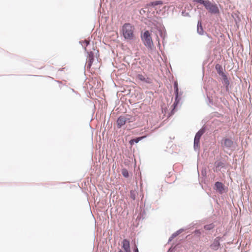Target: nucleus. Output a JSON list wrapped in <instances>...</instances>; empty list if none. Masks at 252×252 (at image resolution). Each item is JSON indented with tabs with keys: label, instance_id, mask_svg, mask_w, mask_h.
I'll return each instance as SVG.
<instances>
[{
	"label": "nucleus",
	"instance_id": "9",
	"mask_svg": "<svg viewBox=\"0 0 252 252\" xmlns=\"http://www.w3.org/2000/svg\"><path fill=\"white\" fill-rule=\"evenodd\" d=\"M222 241V237L218 236L216 237L213 242L210 245V248L213 251H216L218 250L221 246L220 242Z\"/></svg>",
	"mask_w": 252,
	"mask_h": 252
},
{
	"label": "nucleus",
	"instance_id": "8",
	"mask_svg": "<svg viewBox=\"0 0 252 252\" xmlns=\"http://www.w3.org/2000/svg\"><path fill=\"white\" fill-rule=\"evenodd\" d=\"M227 74L228 73L225 71V72L219 75V76L220 77L221 83L223 84V87H224L226 92H228L229 89L231 87L230 85L229 80L227 76Z\"/></svg>",
	"mask_w": 252,
	"mask_h": 252
},
{
	"label": "nucleus",
	"instance_id": "20",
	"mask_svg": "<svg viewBox=\"0 0 252 252\" xmlns=\"http://www.w3.org/2000/svg\"><path fill=\"white\" fill-rule=\"evenodd\" d=\"M156 30L158 32L161 39L166 38L167 37V32L164 25L163 27L162 26L161 28H158Z\"/></svg>",
	"mask_w": 252,
	"mask_h": 252
},
{
	"label": "nucleus",
	"instance_id": "14",
	"mask_svg": "<svg viewBox=\"0 0 252 252\" xmlns=\"http://www.w3.org/2000/svg\"><path fill=\"white\" fill-rule=\"evenodd\" d=\"M126 124L125 116L121 115L117 118L116 125L118 128H121Z\"/></svg>",
	"mask_w": 252,
	"mask_h": 252
},
{
	"label": "nucleus",
	"instance_id": "16",
	"mask_svg": "<svg viewBox=\"0 0 252 252\" xmlns=\"http://www.w3.org/2000/svg\"><path fill=\"white\" fill-rule=\"evenodd\" d=\"M147 137V135H144L143 136H136L132 137L131 139H130L129 141V144L130 146H133L135 144L138 143L139 141L143 140V139Z\"/></svg>",
	"mask_w": 252,
	"mask_h": 252
},
{
	"label": "nucleus",
	"instance_id": "24",
	"mask_svg": "<svg viewBox=\"0 0 252 252\" xmlns=\"http://www.w3.org/2000/svg\"><path fill=\"white\" fill-rule=\"evenodd\" d=\"M215 69L219 75L226 71L225 68H223L222 65L219 63L216 64Z\"/></svg>",
	"mask_w": 252,
	"mask_h": 252
},
{
	"label": "nucleus",
	"instance_id": "5",
	"mask_svg": "<svg viewBox=\"0 0 252 252\" xmlns=\"http://www.w3.org/2000/svg\"><path fill=\"white\" fill-rule=\"evenodd\" d=\"M221 144L222 147L231 151L234 150L237 146L236 142L231 137H223Z\"/></svg>",
	"mask_w": 252,
	"mask_h": 252
},
{
	"label": "nucleus",
	"instance_id": "17",
	"mask_svg": "<svg viewBox=\"0 0 252 252\" xmlns=\"http://www.w3.org/2000/svg\"><path fill=\"white\" fill-rule=\"evenodd\" d=\"M197 32L198 34L200 35H204L205 33H206V32L204 31L203 29L202 26V22L200 19H199L197 21Z\"/></svg>",
	"mask_w": 252,
	"mask_h": 252
},
{
	"label": "nucleus",
	"instance_id": "3",
	"mask_svg": "<svg viewBox=\"0 0 252 252\" xmlns=\"http://www.w3.org/2000/svg\"><path fill=\"white\" fill-rule=\"evenodd\" d=\"M193 1L195 3L203 5L212 14L218 15L220 13L217 4L214 2L209 0H193Z\"/></svg>",
	"mask_w": 252,
	"mask_h": 252
},
{
	"label": "nucleus",
	"instance_id": "27",
	"mask_svg": "<svg viewBox=\"0 0 252 252\" xmlns=\"http://www.w3.org/2000/svg\"><path fill=\"white\" fill-rule=\"evenodd\" d=\"M215 225L213 223L205 224L204 225V228L205 230L210 231L214 228Z\"/></svg>",
	"mask_w": 252,
	"mask_h": 252
},
{
	"label": "nucleus",
	"instance_id": "30",
	"mask_svg": "<svg viewBox=\"0 0 252 252\" xmlns=\"http://www.w3.org/2000/svg\"><path fill=\"white\" fill-rule=\"evenodd\" d=\"M126 119V123H132L133 122V117L130 115H126L125 116Z\"/></svg>",
	"mask_w": 252,
	"mask_h": 252
},
{
	"label": "nucleus",
	"instance_id": "40",
	"mask_svg": "<svg viewBox=\"0 0 252 252\" xmlns=\"http://www.w3.org/2000/svg\"><path fill=\"white\" fill-rule=\"evenodd\" d=\"M146 11H147V9H145V7H144L143 8H142L140 10V13L141 14H143L145 13L146 12Z\"/></svg>",
	"mask_w": 252,
	"mask_h": 252
},
{
	"label": "nucleus",
	"instance_id": "15",
	"mask_svg": "<svg viewBox=\"0 0 252 252\" xmlns=\"http://www.w3.org/2000/svg\"><path fill=\"white\" fill-rule=\"evenodd\" d=\"M122 249L123 252H128L130 249V241L127 239H124L122 242Z\"/></svg>",
	"mask_w": 252,
	"mask_h": 252
},
{
	"label": "nucleus",
	"instance_id": "26",
	"mask_svg": "<svg viewBox=\"0 0 252 252\" xmlns=\"http://www.w3.org/2000/svg\"><path fill=\"white\" fill-rule=\"evenodd\" d=\"M178 248V245L174 243L171 244V246L168 249L166 252H175Z\"/></svg>",
	"mask_w": 252,
	"mask_h": 252
},
{
	"label": "nucleus",
	"instance_id": "25",
	"mask_svg": "<svg viewBox=\"0 0 252 252\" xmlns=\"http://www.w3.org/2000/svg\"><path fill=\"white\" fill-rule=\"evenodd\" d=\"M200 140L194 138L193 141V149L195 151L199 150L200 147Z\"/></svg>",
	"mask_w": 252,
	"mask_h": 252
},
{
	"label": "nucleus",
	"instance_id": "12",
	"mask_svg": "<svg viewBox=\"0 0 252 252\" xmlns=\"http://www.w3.org/2000/svg\"><path fill=\"white\" fill-rule=\"evenodd\" d=\"M163 3L164 2L162 0H157L152 1L146 4V5H145V8L146 9V8H152L157 9V6L158 5H162L163 4Z\"/></svg>",
	"mask_w": 252,
	"mask_h": 252
},
{
	"label": "nucleus",
	"instance_id": "4",
	"mask_svg": "<svg viewBox=\"0 0 252 252\" xmlns=\"http://www.w3.org/2000/svg\"><path fill=\"white\" fill-rule=\"evenodd\" d=\"M148 19V22L149 25L154 26L155 29L157 30L158 28H161L162 26L163 27V21L162 18L157 16H151L147 15Z\"/></svg>",
	"mask_w": 252,
	"mask_h": 252
},
{
	"label": "nucleus",
	"instance_id": "52",
	"mask_svg": "<svg viewBox=\"0 0 252 252\" xmlns=\"http://www.w3.org/2000/svg\"><path fill=\"white\" fill-rule=\"evenodd\" d=\"M200 185H201V186L202 188L203 189H204L203 186L201 184H200Z\"/></svg>",
	"mask_w": 252,
	"mask_h": 252
},
{
	"label": "nucleus",
	"instance_id": "18",
	"mask_svg": "<svg viewBox=\"0 0 252 252\" xmlns=\"http://www.w3.org/2000/svg\"><path fill=\"white\" fill-rule=\"evenodd\" d=\"M207 130V126L205 125H203L201 127V128L199 130H198V131L196 133L194 138L200 140L201 137Z\"/></svg>",
	"mask_w": 252,
	"mask_h": 252
},
{
	"label": "nucleus",
	"instance_id": "38",
	"mask_svg": "<svg viewBox=\"0 0 252 252\" xmlns=\"http://www.w3.org/2000/svg\"><path fill=\"white\" fill-rule=\"evenodd\" d=\"M173 85H174V92L178 91V90L179 89L178 82H175L174 83Z\"/></svg>",
	"mask_w": 252,
	"mask_h": 252
},
{
	"label": "nucleus",
	"instance_id": "7",
	"mask_svg": "<svg viewBox=\"0 0 252 252\" xmlns=\"http://www.w3.org/2000/svg\"><path fill=\"white\" fill-rule=\"evenodd\" d=\"M85 52L87 54V63L85 65V67L87 66V69H90L94 61V54L92 51H88L85 47H84ZM85 72V71H84Z\"/></svg>",
	"mask_w": 252,
	"mask_h": 252
},
{
	"label": "nucleus",
	"instance_id": "43",
	"mask_svg": "<svg viewBox=\"0 0 252 252\" xmlns=\"http://www.w3.org/2000/svg\"><path fill=\"white\" fill-rule=\"evenodd\" d=\"M162 43L163 46H165V44L166 43L165 41V38L162 39Z\"/></svg>",
	"mask_w": 252,
	"mask_h": 252
},
{
	"label": "nucleus",
	"instance_id": "46",
	"mask_svg": "<svg viewBox=\"0 0 252 252\" xmlns=\"http://www.w3.org/2000/svg\"><path fill=\"white\" fill-rule=\"evenodd\" d=\"M160 51L161 52L162 55L164 57H165V55L164 52H163L162 50H161V51Z\"/></svg>",
	"mask_w": 252,
	"mask_h": 252
},
{
	"label": "nucleus",
	"instance_id": "50",
	"mask_svg": "<svg viewBox=\"0 0 252 252\" xmlns=\"http://www.w3.org/2000/svg\"><path fill=\"white\" fill-rule=\"evenodd\" d=\"M118 252H123V251L122 250L119 249V250L118 251Z\"/></svg>",
	"mask_w": 252,
	"mask_h": 252
},
{
	"label": "nucleus",
	"instance_id": "37",
	"mask_svg": "<svg viewBox=\"0 0 252 252\" xmlns=\"http://www.w3.org/2000/svg\"><path fill=\"white\" fill-rule=\"evenodd\" d=\"M146 9H147V12H148V15H149V14L150 13H151L152 14H153V15H155V13H156V11H154V10H153L152 8H146Z\"/></svg>",
	"mask_w": 252,
	"mask_h": 252
},
{
	"label": "nucleus",
	"instance_id": "32",
	"mask_svg": "<svg viewBox=\"0 0 252 252\" xmlns=\"http://www.w3.org/2000/svg\"><path fill=\"white\" fill-rule=\"evenodd\" d=\"M136 192L135 190H130V197L133 200H135L136 199Z\"/></svg>",
	"mask_w": 252,
	"mask_h": 252
},
{
	"label": "nucleus",
	"instance_id": "2",
	"mask_svg": "<svg viewBox=\"0 0 252 252\" xmlns=\"http://www.w3.org/2000/svg\"><path fill=\"white\" fill-rule=\"evenodd\" d=\"M152 29L150 30L144 29L140 32V38L143 44L151 52L156 50L152 37Z\"/></svg>",
	"mask_w": 252,
	"mask_h": 252
},
{
	"label": "nucleus",
	"instance_id": "41",
	"mask_svg": "<svg viewBox=\"0 0 252 252\" xmlns=\"http://www.w3.org/2000/svg\"><path fill=\"white\" fill-rule=\"evenodd\" d=\"M70 90H71V91L74 93V94H79L78 93V92L76 91H75L74 89H72V88H71Z\"/></svg>",
	"mask_w": 252,
	"mask_h": 252
},
{
	"label": "nucleus",
	"instance_id": "51",
	"mask_svg": "<svg viewBox=\"0 0 252 252\" xmlns=\"http://www.w3.org/2000/svg\"><path fill=\"white\" fill-rule=\"evenodd\" d=\"M156 12V13H157V14H159V12H160V11H157Z\"/></svg>",
	"mask_w": 252,
	"mask_h": 252
},
{
	"label": "nucleus",
	"instance_id": "21",
	"mask_svg": "<svg viewBox=\"0 0 252 252\" xmlns=\"http://www.w3.org/2000/svg\"><path fill=\"white\" fill-rule=\"evenodd\" d=\"M240 15V13L239 11L233 12L231 14V16L233 18L236 25H238L241 21Z\"/></svg>",
	"mask_w": 252,
	"mask_h": 252
},
{
	"label": "nucleus",
	"instance_id": "49",
	"mask_svg": "<svg viewBox=\"0 0 252 252\" xmlns=\"http://www.w3.org/2000/svg\"><path fill=\"white\" fill-rule=\"evenodd\" d=\"M56 82H58V83L59 84H61V82L60 81H58V80H55Z\"/></svg>",
	"mask_w": 252,
	"mask_h": 252
},
{
	"label": "nucleus",
	"instance_id": "47",
	"mask_svg": "<svg viewBox=\"0 0 252 252\" xmlns=\"http://www.w3.org/2000/svg\"><path fill=\"white\" fill-rule=\"evenodd\" d=\"M195 232L196 233H198L199 234H200V231L199 230L196 229L195 230Z\"/></svg>",
	"mask_w": 252,
	"mask_h": 252
},
{
	"label": "nucleus",
	"instance_id": "10",
	"mask_svg": "<svg viewBox=\"0 0 252 252\" xmlns=\"http://www.w3.org/2000/svg\"><path fill=\"white\" fill-rule=\"evenodd\" d=\"M140 210H141V212L139 213L136 219L133 222V226L134 227H137L139 225V221L145 219V215L146 212L144 209H142V207H140Z\"/></svg>",
	"mask_w": 252,
	"mask_h": 252
},
{
	"label": "nucleus",
	"instance_id": "44",
	"mask_svg": "<svg viewBox=\"0 0 252 252\" xmlns=\"http://www.w3.org/2000/svg\"><path fill=\"white\" fill-rule=\"evenodd\" d=\"M66 182H56V183L54 184L53 185H59V184H65Z\"/></svg>",
	"mask_w": 252,
	"mask_h": 252
},
{
	"label": "nucleus",
	"instance_id": "35",
	"mask_svg": "<svg viewBox=\"0 0 252 252\" xmlns=\"http://www.w3.org/2000/svg\"><path fill=\"white\" fill-rule=\"evenodd\" d=\"M79 43L82 45L83 48L84 47L83 46V44H85L86 46H88L89 45H90V42L85 40H80L79 41Z\"/></svg>",
	"mask_w": 252,
	"mask_h": 252
},
{
	"label": "nucleus",
	"instance_id": "6",
	"mask_svg": "<svg viewBox=\"0 0 252 252\" xmlns=\"http://www.w3.org/2000/svg\"><path fill=\"white\" fill-rule=\"evenodd\" d=\"M213 188L216 193L220 194L226 193L228 191V188L220 181H216L214 184Z\"/></svg>",
	"mask_w": 252,
	"mask_h": 252
},
{
	"label": "nucleus",
	"instance_id": "22",
	"mask_svg": "<svg viewBox=\"0 0 252 252\" xmlns=\"http://www.w3.org/2000/svg\"><path fill=\"white\" fill-rule=\"evenodd\" d=\"M137 78L138 79H139L140 81L147 83V84H151L152 83V80L149 77H146L142 74H138L137 76Z\"/></svg>",
	"mask_w": 252,
	"mask_h": 252
},
{
	"label": "nucleus",
	"instance_id": "45",
	"mask_svg": "<svg viewBox=\"0 0 252 252\" xmlns=\"http://www.w3.org/2000/svg\"><path fill=\"white\" fill-rule=\"evenodd\" d=\"M204 34L206 35V36H207L209 39H212V37L211 35H210V34H209L207 33V32H206V33H205Z\"/></svg>",
	"mask_w": 252,
	"mask_h": 252
},
{
	"label": "nucleus",
	"instance_id": "34",
	"mask_svg": "<svg viewBox=\"0 0 252 252\" xmlns=\"http://www.w3.org/2000/svg\"><path fill=\"white\" fill-rule=\"evenodd\" d=\"M181 14L184 17H190V15L189 12H187L185 10H183L181 12Z\"/></svg>",
	"mask_w": 252,
	"mask_h": 252
},
{
	"label": "nucleus",
	"instance_id": "28",
	"mask_svg": "<svg viewBox=\"0 0 252 252\" xmlns=\"http://www.w3.org/2000/svg\"><path fill=\"white\" fill-rule=\"evenodd\" d=\"M201 175L202 177V178L205 179L207 178V169L205 166L202 167L201 170Z\"/></svg>",
	"mask_w": 252,
	"mask_h": 252
},
{
	"label": "nucleus",
	"instance_id": "23",
	"mask_svg": "<svg viewBox=\"0 0 252 252\" xmlns=\"http://www.w3.org/2000/svg\"><path fill=\"white\" fill-rule=\"evenodd\" d=\"M206 102L207 104L211 106V105H216L215 103L214 102L212 96H210L209 95V93H208L207 91H206Z\"/></svg>",
	"mask_w": 252,
	"mask_h": 252
},
{
	"label": "nucleus",
	"instance_id": "29",
	"mask_svg": "<svg viewBox=\"0 0 252 252\" xmlns=\"http://www.w3.org/2000/svg\"><path fill=\"white\" fill-rule=\"evenodd\" d=\"M122 174L124 177L128 178L129 177V174L127 169L123 168L122 169Z\"/></svg>",
	"mask_w": 252,
	"mask_h": 252
},
{
	"label": "nucleus",
	"instance_id": "42",
	"mask_svg": "<svg viewBox=\"0 0 252 252\" xmlns=\"http://www.w3.org/2000/svg\"><path fill=\"white\" fill-rule=\"evenodd\" d=\"M197 224V223H194V222H193L192 223H191V224H190L189 226H190V228H191V227H194L195 225Z\"/></svg>",
	"mask_w": 252,
	"mask_h": 252
},
{
	"label": "nucleus",
	"instance_id": "11",
	"mask_svg": "<svg viewBox=\"0 0 252 252\" xmlns=\"http://www.w3.org/2000/svg\"><path fill=\"white\" fill-rule=\"evenodd\" d=\"M183 93V92L179 91V90L178 91L174 92L175 99L174 101L172 104V106H174V107H177L178 105L179 104L181 105V101L182 100V95Z\"/></svg>",
	"mask_w": 252,
	"mask_h": 252
},
{
	"label": "nucleus",
	"instance_id": "36",
	"mask_svg": "<svg viewBox=\"0 0 252 252\" xmlns=\"http://www.w3.org/2000/svg\"><path fill=\"white\" fill-rule=\"evenodd\" d=\"M221 102L225 106L228 105L229 103L228 101L224 98V97H221L220 98Z\"/></svg>",
	"mask_w": 252,
	"mask_h": 252
},
{
	"label": "nucleus",
	"instance_id": "19",
	"mask_svg": "<svg viewBox=\"0 0 252 252\" xmlns=\"http://www.w3.org/2000/svg\"><path fill=\"white\" fill-rule=\"evenodd\" d=\"M185 230V229L183 228H180L172 233L171 235L169 237L167 244H169L175 237L180 234L182 232H183Z\"/></svg>",
	"mask_w": 252,
	"mask_h": 252
},
{
	"label": "nucleus",
	"instance_id": "39",
	"mask_svg": "<svg viewBox=\"0 0 252 252\" xmlns=\"http://www.w3.org/2000/svg\"><path fill=\"white\" fill-rule=\"evenodd\" d=\"M157 40L158 41V43L157 44V47L158 48L160 51H161V44L160 43V39L157 36Z\"/></svg>",
	"mask_w": 252,
	"mask_h": 252
},
{
	"label": "nucleus",
	"instance_id": "1",
	"mask_svg": "<svg viewBox=\"0 0 252 252\" xmlns=\"http://www.w3.org/2000/svg\"><path fill=\"white\" fill-rule=\"evenodd\" d=\"M135 28L133 25L129 23H126L120 30L121 35L124 38V40L127 42H133L136 40V37L134 34Z\"/></svg>",
	"mask_w": 252,
	"mask_h": 252
},
{
	"label": "nucleus",
	"instance_id": "13",
	"mask_svg": "<svg viewBox=\"0 0 252 252\" xmlns=\"http://www.w3.org/2000/svg\"><path fill=\"white\" fill-rule=\"evenodd\" d=\"M225 167V162L223 160L221 161L220 159L217 160L214 164L213 169L214 172H218L220 171L222 168Z\"/></svg>",
	"mask_w": 252,
	"mask_h": 252
},
{
	"label": "nucleus",
	"instance_id": "33",
	"mask_svg": "<svg viewBox=\"0 0 252 252\" xmlns=\"http://www.w3.org/2000/svg\"><path fill=\"white\" fill-rule=\"evenodd\" d=\"M171 107H172V109L171 110V111L168 113V117L172 116L174 114L175 112L177 111V107H174V106H172V105L171 106Z\"/></svg>",
	"mask_w": 252,
	"mask_h": 252
},
{
	"label": "nucleus",
	"instance_id": "48",
	"mask_svg": "<svg viewBox=\"0 0 252 252\" xmlns=\"http://www.w3.org/2000/svg\"><path fill=\"white\" fill-rule=\"evenodd\" d=\"M64 68H65L64 67V68H60V69H59V71H63Z\"/></svg>",
	"mask_w": 252,
	"mask_h": 252
},
{
	"label": "nucleus",
	"instance_id": "31",
	"mask_svg": "<svg viewBox=\"0 0 252 252\" xmlns=\"http://www.w3.org/2000/svg\"><path fill=\"white\" fill-rule=\"evenodd\" d=\"M132 243L133 245L132 250H133V252H139V250H138V246H137L138 242H136V241H132Z\"/></svg>",
	"mask_w": 252,
	"mask_h": 252
}]
</instances>
